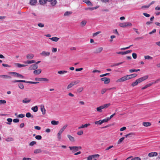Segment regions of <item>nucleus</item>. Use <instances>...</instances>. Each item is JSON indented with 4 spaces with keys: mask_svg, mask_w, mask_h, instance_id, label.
Returning <instances> with one entry per match:
<instances>
[{
    "mask_svg": "<svg viewBox=\"0 0 160 160\" xmlns=\"http://www.w3.org/2000/svg\"><path fill=\"white\" fill-rule=\"evenodd\" d=\"M26 116L27 118H33L34 117L29 112L26 113Z\"/></svg>",
    "mask_w": 160,
    "mask_h": 160,
    "instance_id": "31",
    "label": "nucleus"
},
{
    "mask_svg": "<svg viewBox=\"0 0 160 160\" xmlns=\"http://www.w3.org/2000/svg\"><path fill=\"white\" fill-rule=\"evenodd\" d=\"M34 57V55L32 53L28 54L26 56V58L28 59H32Z\"/></svg>",
    "mask_w": 160,
    "mask_h": 160,
    "instance_id": "16",
    "label": "nucleus"
},
{
    "mask_svg": "<svg viewBox=\"0 0 160 160\" xmlns=\"http://www.w3.org/2000/svg\"><path fill=\"white\" fill-rule=\"evenodd\" d=\"M9 74H13L14 76H16L22 78H23L24 77L22 75L15 72H9Z\"/></svg>",
    "mask_w": 160,
    "mask_h": 160,
    "instance_id": "3",
    "label": "nucleus"
},
{
    "mask_svg": "<svg viewBox=\"0 0 160 160\" xmlns=\"http://www.w3.org/2000/svg\"><path fill=\"white\" fill-rule=\"evenodd\" d=\"M131 160H141V159L139 157H136L132 159Z\"/></svg>",
    "mask_w": 160,
    "mask_h": 160,
    "instance_id": "64",
    "label": "nucleus"
},
{
    "mask_svg": "<svg viewBox=\"0 0 160 160\" xmlns=\"http://www.w3.org/2000/svg\"><path fill=\"white\" fill-rule=\"evenodd\" d=\"M22 160H32L31 158H23Z\"/></svg>",
    "mask_w": 160,
    "mask_h": 160,
    "instance_id": "63",
    "label": "nucleus"
},
{
    "mask_svg": "<svg viewBox=\"0 0 160 160\" xmlns=\"http://www.w3.org/2000/svg\"><path fill=\"white\" fill-rule=\"evenodd\" d=\"M111 104L110 103H108L102 105L103 109H106L108 108L110 105Z\"/></svg>",
    "mask_w": 160,
    "mask_h": 160,
    "instance_id": "23",
    "label": "nucleus"
},
{
    "mask_svg": "<svg viewBox=\"0 0 160 160\" xmlns=\"http://www.w3.org/2000/svg\"><path fill=\"white\" fill-rule=\"evenodd\" d=\"M38 65L36 64H33L31 65L28 68V70H36L38 68Z\"/></svg>",
    "mask_w": 160,
    "mask_h": 160,
    "instance_id": "5",
    "label": "nucleus"
},
{
    "mask_svg": "<svg viewBox=\"0 0 160 160\" xmlns=\"http://www.w3.org/2000/svg\"><path fill=\"white\" fill-rule=\"evenodd\" d=\"M34 128L35 129L37 130H40L41 129V128L40 127L38 126H36L34 127Z\"/></svg>",
    "mask_w": 160,
    "mask_h": 160,
    "instance_id": "61",
    "label": "nucleus"
},
{
    "mask_svg": "<svg viewBox=\"0 0 160 160\" xmlns=\"http://www.w3.org/2000/svg\"><path fill=\"white\" fill-rule=\"evenodd\" d=\"M15 64L16 66H17L19 68H21L22 67H24L26 66V65H25L24 64H21L18 63H15Z\"/></svg>",
    "mask_w": 160,
    "mask_h": 160,
    "instance_id": "26",
    "label": "nucleus"
},
{
    "mask_svg": "<svg viewBox=\"0 0 160 160\" xmlns=\"http://www.w3.org/2000/svg\"><path fill=\"white\" fill-rule=\"evenodd\" d=\"M125 138L124 137H122L120 138L118 142V144H120L121 143L122 141L124 140Z\"/></svg>",
    "mask_w": 160,
    "mask_h": 160,
    "instance_id": "42",
    "label": "nucleus"
},
{
    "mask_svg": "<svg viewBox=\"0 0 160 160\" xmlns=\"http://www.w3.org/2000/svg\"><path fill=\"white\" fill-rule=\"evenodd\" d=\"M84 2L86 3L88 5H90L91 4V3L88 0H84Z\"/></svg>",
    "mask_w": 160,
    "mask_h": 160,
    "instance_id": "48",
    "label": "nucleus"
},
{
    "mask_svg": "<svg viewBox=\"0 0 160 160\" xmlns=\"http://www.w3.org/2000/svg\"><path fill=\"white\" fill-rule=\"evenodd\" d=\"M94 123L95 124L101 125L102 124L101 122V120H100L98 121H95L94 122Z\"/></svg>",
    "mask_w": 160,
    "mask_h": 160,
    "instance_id": "47",
    "label": "nucleus"
},
{
    "mask_svg": "<svg viewBox=\"0 0 160 160\" xmlns=\"http://www.w3.org/2000/svg\"><path fill=\"white\" fill-rule=\"evenodd\" d=\"M35 138L37 140H40L42 139V137L41 135H38L35 137Z\"/></svg>",
    "mask_w": 160,
    "mask_h": 160,
    "instance_id": "49",
    "label": "nucleus"
},
{
    "mask_svg": "<svg viewBox=\"0 0 160 160\" xmlns=\"http://www.w3.org/2000/svg\"><path fill=\"white\" fill-rule=\"evenodd\" d=\"M103 48L100 47L96 49L95 53H100L102 50Z\"/></svg>",
    "mask_w": 160,
    "mask_h": 160,
    "instance_id": "22",
    "label": "nucleus"
},
{
    "mask_svg": "<svg viewBox=\"0 0 160 160\" xmlns=\"http://www.w3.org/2000/svg\"><path fill=\"white\" fill-rule=\"evenodd\" d=\"M83 89V87H80L78 88L77 90V91L78 92H82Z\"/></svg>",
    "mask_w": 160,
    "mask_h": 160,
    "instance_id": "44",
    "label": "nucleus"
},
{
    "mask_svg": "<svg viewBox=\"0 0 160 160\" xmlns=\"http://www.w3.org/2000/svg\"><path fill=\"white\" fill-rule=\"evenodd\" d=\"M36 143V142L35 141H32L29 143V145L30 146H32L34 145Z\"/></svg>",
    "mask_w": 160,
    "mask_h": 160,
    "instance_id": "52",
    "label": "nucleus"
},
{
    "mask_svg": "<svg viewBox=\"0 0 160 160\" xmlns=\"http://www.w3.org/2000/svg\"><path fill=\"white\" fill-rule=\"evenodd\" d=\"M68 126V125L67 124H66L64 125L62 128L60 130H61L62 132L64 130L67 128Z\"/></svg>",
    "mask_w": 160,
    "mask_h": 160,
    "instance_id": "45",
    "label": "nucleus"
},
{
    "mask_svg": "<svg viewBox=\"0 0 160 160\" xmlns=\"http://www.w3.org/2000/svg\"><path fill=\"white\" fill-rule=\"evenodd\" d=\"M144 58L145 59H152V57L148 55L145 56L144 57Z\"/></svg>",
    "mask_w": 160,
    "mask_h": 160,
    "instance_id": "50",
    "label": "nucleus"
},
{
    "mask_svg": "<svg viewBox=\"0 0 160 160\" xmlns=\"http://www.w3.org/2000/svg\"><path fill=\"white\" fill-rule=\"evenodd\" d=\"M90 125V124L89 123H87V124H86L84 125H82L80 127H79L78 128L79 129H81L82 128H86L88 127Z\"/></svg>",
    "mask_w": 160,
    "mask_h": 160,
    "instance_id": "18",
    "label": "nucleus"
},
{
    "mask_svg": "<svg viewBox=\"0 0 160 160\" xmlns=\"http://www.w3.org/2000/svg\"><path fill=\"white\" fill-rule=\"evenodd\" d=\"M132 56L134 59H136L137 57V55L136 53H132Z\"/></svg>",
    "mask_w": 160,
    "mask_h": 160,
    "instance_id": "55",
    "label": "nucleus"
},
{
    "mask_svg": "<svg viewBox=\"0 0 160 160\" xmlns=\"http://www.w3.org/2000/svg\"><path fill=\"white\" fill-rule=\"evenodd\" d=\"M69 148L71 151H72L73 153L75 152L78 151L77 146H69Z\"/></svg>",
    "mask_w": 160,
    "mask_h": 160,
    "instance_id": "9",
    "label": "nucleus"
},
{
    "mask_svg": "<svg viewBox=\"0 0 160 160\" xmlns=\"http://www.w3.org/2000/svg\"><path fill=\"white\" fill-rule=\"evenodd\" d=\"M148 77V75H146L143 77H142L139 78L137 79L136 80V81L133 82L131 85L133 87H134L135 86L137 85L138 83L141 82H142L146 80L147 79Z\"/></svg>",
    "mask_w": 160,
    "mask_h": 160,
    "instance_id": "1",
    "label": "nucleus"
},
{
    "mask_svg": "<svg viewBox=\"0 0 160 160\" xmlns=\"http://www.w3.org/2000/svg\"><path fill=\"white\" fill-rule=\"evenodd\" d=\"M142 124L144 126L147 127L151 126V123L149 122H143Z\"/></svg>",
    "mask_w": 160,
    "mask_h": 160,
    "instance_id": "28",
    "label": "nucleus"
},
{
    "mask_svg": "<svg viewBox=\"0 0 160 160\" xmlns=\"http://www.w3.org/2000/svg\"><path fill=\"white\" fill-rule=\"evenodd\" d=\"M127 75L128 78V80H129L130 79H132L133 78L136 77L137 76V74L136 73H134L132 74Z\"/></svg>",
    "mask_w": 160,
    "mask_h": 160,
    "instance_id": "12",
    "label": "nucleus"
},
{
    "mask_svg": "<svg viewBox=\"0 0 160 160\" xmlns=\"http://www.w3.org/2000/svg\"><path fill=\"white\" fill-rule=\"evenodd\" d=\"M18 86L19 88L22 89H24V87L23 84L20 83L18 84Z\"/></svg>",
    "mask_w": 160,
    "mask_h": 160,
    "instance_id": "41",
    "label": "nucleus"
},
{
    "mask_svg": "<svg viewBox=\"0 0 160 160\" xmlns=\"http://www.w3.org/2000/svg\"><path fill=\"white\" fill-rule=\"evenodd\" d=\"M7 120L8 122H6V123L8 125H10L11 124V123L12 121V119L11 118H8L7 119Z\"/></svg>",
    "mask_w": 160,
    "mask_h": 160,
    "instance_id": "39",
    "label": "nucleus"
},
{
    "mask_svg": "<svg viewBox=\"0 0 160 160\" xmlns=\"http://www.w3.org/2000/svg\"><path fill=\"white\" fill-rule=\"evenodd\" d=\"M67 137L72 142H74L75 141L74 138L72 136H71L70 135L68 134L67 135Z\"/></svg>",
    "mask_w": 160,
    "mask_h": 160,
    "instance_id": "21",
    "label": "nucleus"
},
{
    "mask_svg": "<svg viewBox=\"0 0 160 160\" xmlns=\"http://www.w3.org/2000/svg\"><path fill=\"white\" fill-rule=\"evenodd\" d=\"M40 54L42 56L47 57L49 56L50 55V52H46L43 51L40 53Z\"/></svg>",
    "mask_w": 160,
    "mask_h": 160,
    "instance_id": "7",
    "label": "nucleus"
},
{
    "mask_svg": "<svg viewBox=\"0 0 160 160\" xmlns=\"http://www.w3.org/2000/svg\"><path fill=\"white\" fill-rule=\"evenodd\" d=\"M156 29H154L152 31L149 32L150 34H152L153 33H154L156 32Z\"/></svg>",
    "mask_w": 160,
    "mask_h": 160,
    "instance_id": "62",
    "label": "nucleus"
},
{
    "mask_svg": "<svg viewBox=\"0 0 160 160\" xmlns=\"http://www.w3.org/2000/svg\"><path fill=\"white\" fill-rule=\"evenodd\" d=\"M143 14L146 17H149L150 16V15L149 14H148L147 13H143Z\"/></svg>",
    "mask_w": 160,
    "mask_h": 160,
    "instance_id": "60",
    "label": "nucleus"
},
{
    "mask_svg": "<svg viewBox=\"0 0 160 160\" xmlns=\"http://www.w3.org/2000/svg\"><path fill=\"white\" fill-rule=\"evenodd\" d=\"M67 72V71L65 70L59 71L58 72V74H63Z\"/></svg>",
    "mask_w": 160,
    "mask_h": 160,
    "instance_id": "37",
    "label": "nucleus"
},
{
    "mask_svg": "<svg viewBox=\"0 0 160 160\" xmlns=\"http://www.w3.org/2000/svg\"><path fill=\"white\" fill-rule=\"evenodd\" d=\"M140 70L139 69H131L129 70V72H138V71H140Z\"/></svg>",
    "mask_w": 160,
    "mask_h": 160,
    "instance_id": "43",
    "label": "nucleus"
},
{
    "mask_svg": "<svg viewBox=\"0 0 160 160\" xmlns=\"http://www.w3.org/2000/svg\"><path fill=\"white\" fill-rule=\"evenodd\" d=\"M35 80L37 81H45L48 82L49 81L48 79L46 78H35Z\"/></svg>",
    "mask_w": 160,
    "mask_h": 160,
    "instance_id": "8",
    "label": "nucleus"
},
{
    "mask_svg": "<svg viewBox=\"0 0 160 160\" xmlns=\"http://www.w3.org/2000/svg\"><path fill=\"white\" fill-rule=\"evenodd\" d=\"M5 140L7 142L12 141H14V139L12 137H8L6 138Z\"/></svg>",
    "mask_w": 160,
    "mask_h": 160,
    "instance_id": "38",
    "label": "nucleus"
},
{
    "mask_svg": "<svg viewBox=\"0 0 160 160\" xmlns=\"http://www.w3.org/2000/svg\"><path fill=\"white\" fill-rule=\"evenodd\" d=\"M101 80L104 82L105 84H107L109 83L110 82V79L106 77H104L102 78L101 79Z\"/></svg>",
    "mask_w": 160,
    "mask_h": 160,
    "instance_id": "6",
    "label": "nucleus"
},
{
    "mask_svg": "<svg viewBox=\"0 0 160 160\" xmlns=\"http://www.w3.org/2000/svg\"><path fill=\"white\" fill-rule=\"evenodd\" d=\"M51 123L52 125H56L58 124L59 122L58 121L52 120L51 121Z\"/></svg>",
    "mask_w": 160,
    "mask_h": 160,
    "instance_id": "29",
    "label": "nucleus"
},
{
    "mask_svg": "<svg viewBox=\"0 0 160 160\" xmlns=\"http://www.w3.org/2000/svg\"><path fill=\"white\" fill-rule=\"evenodd\" d=\"M39 3L41 5H43L46 3L47 1L46 0H39Z\"/></svg>",
    "mask_w": 160,
    "mask_h": 160,
    "instance_id": "36",
    "label": "nucleus"
},
{
    "mask_svg": "<svg viewBox=\"0 0 160 160\" xmlns=\"http://www.w3.org/2000/svg\"><path fill=\"white\" fill-rule=\"evenodd\" d=\"M40 109L43 115H44L46 113V110L44 108L43 105H41L40 106Z\"/></svg>",
    "mask_w": 160,
    "mask_h": 160,
    "instance_id": "11",
    "label": "nucleus"
},
{
    "mask_svg": "<svg viewBox=\"0 0 160 160\" xmlns=\"http://www.w3.org/2000/svg\"><path fill=\"white\" fill-rule=\"evenodd\" d=\"M41 69H36L33 71V73L36 75H38L41 73Z\"/></svg>",
    "mask_w": 160,
    "mask_h": 160,
    "instance_id": "19",
    "label": "nucleus"
},
{
    "mask_svg": "<svg viewBox=\"0 0 160 160\" xmlns=\"http://www.w3.org/2000/svg\"><path fill=\"white\" fill-rule=\"evenodd\" d=\"M38 25L40 27L42 28L44 27V24L42 23H39L38 24Z\"/></svg>",
    "mask_w": 160,
    "mask_h": 160,
    "instance_id": "54",
    "label": "nucleus"
},
{
    "mask_svg": "<svg viewBox=\"0 0 160 160\" xmlns=\"http://www.w3.org/2000/svg\"><path fill=\"white\" fill-rule=\"evenodd\" d=\"M42 150L40 149H36L34 151V153L35 154L39 153L41 152Z\"/></svg>",
    "mask_w": 160,
    "mask_h": 160,
    "instance_id": "35",
    "label": "nucleus"
},
{
    "mask_svg": "<svg viewBox=\"0 0 160 160\" xmlns=\"http://www.w3.org/2000/svg\"><path fill=\"white\" fill-rule=\"evenodd\" d=\"M109 74H110V73H105V74H102V75H100V77H104V76H107Z\"/></svg>",
    "mask_w": 160,
    "mask_h": 160,
    "instance_id": "59",
    "label": "nucleus"
},
{
    "mask_svg": "<svg viewBox=\"0 0 160 160\" xmlns=\"http://www.w3.org/2000/svg\"><path fill=\"white\" fill-rule=\"evenodd\" d=\"M47 2H51V4L52 6H54L57 4L56 0H46Z\"/></svg>",
    "mask_w": 160,
    "mask_h": 160,
    "instance_id": "15",
    "label": "nucleus"
},
{
    "mask_svg": "<svg viewBox=\"0 0 160 160\" xmlns=\"http://www.w3.org/2000/svg\"><path fill=\"white\" fill-rule=\"evenodd\" d=\"M99 155L98 154H95L90 155L87 158V160H92V158H94L97 156L99 157Z\"/></svg>",
    "mask_w": 160,
    "mask_h": 160,
    "instance_id": "14",
    "label": "nucleus"
},
{
    "mask_svg": "<svg viewBox=\"0 0 160 160\" xmlns=\"http://www.w3.org/2000/svg\"><path fill=\"white\" fill-rule=\"evenodd\" d=\"M80 82L79 80H77L76 81H74V82H72L74 85H75L78 83Z\"/></svg>",
    "mask_w": 160,
    "mask_h": 160,
    "instance_id": "57",
    "label": "nucleus"
},
{
    "mask_svg": "<svg viewBox=\"0 0 160 160\" xmlns=\"http://www.w3.org/2000/svg\"><path fill=\"white\" fill-rule=\"evenodd\" d=\"M30 101V99H28L27 98H25L22 100V102L23 103H27L29 102Z\"/></svg>",
    "mask_w": 160,
    "mask_h": 160,
    "instance_id": "24",
    "label": "nucleus"
},
{
    "mask_svg": "<svg viewBox=\"0 0 160 160\" xmlns=\"http://www.w3.org/2000/svg\"><path fill=\"white\" fill-rule=\"evenodd\" d=\"M37 2V0H30L29 4L31 5L34 6L35 5Z\"/></svg>",
    "mask_w": 160,
    "mask_h": 160,
    "instance_id": "20",
    "label": "nucleus"
},
{
    "mask_svg": "<svg viewBox=\"0 0 160 160\" xmlns=\"http://www.w3.org/2000/svg\"><path fill=\"white\" fill-rule=\"evenodd\" d=\"M83 134V132L82 130H81L78 132L77 134L78 135H81Z\"/></svg>",
    "mask_w": 160,
    "mask_h": 160,
    "instance_id": "53",
    "label": "nucleus"
},
{
    "mask_svg": "<svg viewBox=\"0 0 160 160\" xmlns=\"http://www.w3.org/2000/svg\"><path fill=\"white\" fill-rule=\"evenodd\" d=\"M31 109L34 112H37L38 110V107L36 106L35 107H32V108Z\"/></svg>",
    "mask_w": 160,
    "mask_h": 160,
    "instance_id": "32",
    "label": "nucleus"
},
{
    "mask_svg": "<svg viewBox=\"0 0 160 160\" xmlns=\"http://www.w3.org/2000/svg\"><path fill=\"white\" fill-rule=\"evenodd\" d=\"M132 52V50H127V51H126L124 52V54H128V53H131Z\"/></svg>",
    "mask_w": 160,
    "mask_h": 160,
    "instance_id": "58",
    "label": "nucleus"
},
{
    "mask_svg": "<svg viewBox=\"0 0 160 160\" xmlns=\"http://www.w3.org/2000/svg\"><path fill=\"white\" fill-rule=\"evenodd\" d=\"M0 78H2L4 79H10L11 78V77L10 76L5 75H0Z\"/></svg>",
    "mask_w": 160,
    "mask_h": 160,
    "instance_id": "10",
    "label": "nucleus"
},
{
    "mask_svg": "<svg viewBox=\"0 0 160 160\" xmlns=\"http://www.w3.org/2000/svg\"><path fill=\"white\" fill-rule=\"evenodd\" d=\"M25 117V115L24 114H19L18 116V118H23V117Z\"/></svg>",
    "mask_w": 160,
    "mask_h": 160,
    "instance_id": "56",
    "label": "nucleus"
},
{
    "mask_svg": "<svg viewBox=\"0 0 160 160\" xmlns=\"http://www.w3.org/2000/svg\"><path fill=\"white\" fill-rule=\"evenodd\" d=\"M25 63H27L28 64H30L31 63H33L35 62V61L34 60H32L31 61L28 60L26 61H25L24 62Z\"/></svg>",
    "mask_w": 160,
    "mask_h": 160,
    "instance_id": "27",
    "label": "nucleus"
},
{
    "mask_svg": "<svg viewBox=\"0 0 160 160\" xmlns=\"http://www.w3.org/2000/svg\"><path fill=\"white\" fill-rule=\"evenodd\" d=\"M102 106H101L96 108L97 111L100 112H102Z\"/></svg>",
    "mask_w": 160,
    "mask_h": 160,
    "instance_id": "30",
    "label": "nucleus"
},
{
    "mask_svg": "<svg viewBox=\"0 0 160 160\" xmlns=\"http://www.w3.org/2000/svg\"><path fill=\"white\" fill-rule=\"evenodd\" d=\"M101 32L100 31H98L97 32L95 33H94L93 34V37H95L96 36H97L98 34L100 33Z\"/></svg>",
    "mask_w": 160,
    "mask_h": 160,
    "instance_id": "51",
    "label": "nucleus"
},
{
    "mask_svg": "<svg viewBox=\"0 0 160 160\" xmlns=\"http://www.w3.org/2000/svg\"><path fill=\"white\" fill-rule=\"evenodd\" d=\"M12 83H14L17 82H22L26 83H29V81L23 80H15L12 81Z\"/></svg>",
    "mask_w": 160,
    "mask_h": 160,
    "instance_id": "13",
    "label": "nucleus"
},
{
    "mask_svg": "<svg viewBox=\"0 0 160 160\" xmlns=\"http://www.w3.org/2000/svg\"><path fill=\"white\" fill-rule=\"evenodd\" d=\"M6 101L5 100H0V105H1L2 104H5L6 103Z\"/></svg>",
    "mask_w": 160,
    "mask_h": 160,
    "instance_id": "46",
    "label": "nucleus"
},
{
    "mask_svg": "<svg viewBox=\"0 0 160 160\" xmlns=\"http://www.w3.org/2000/svg\"><path fill=\"white\" fill-rule=\"evenodd\" d=\"M49 39L54 42H57L59 39V38L56 37H53L52 38H49Z\"/></svg>",
    "mask_w": 160,
    "mask_h": 160,
    "instance_id": "25",
    "label": "nucleus"
},
{
    "mask_svg": "<svg viewBox=\"0 0 160 160\" xmlns=\"http://www.w3.org/2000/svg\"><path fill=\"white\" fill-rule=\"evenodd\" d=\"M72 13V12L71 11H67L64 13V16H68Z\"/></svg>",
    "mask_w": 160,
    "mask_h": 160,
    "instance_id": "34",
    "label": "nucleus"
},
{
    "mask_svg": "<svg viewBox=\"0 0 160 160\" xmlns=\"http://www.w3.org/2000/svg\"><path fill=\"white\" fill-rule=\"evenodd\" d=\"M119 25L121 27L125 28L127 26H132V24L129 22H124L120 23Z\"/></svg>",
    "mask_w": 160,
    "mask_h": 160,
    "instance_id": "2",
    "label": "nucleus"
},
{
    "mask_svg": "<svg viewBox=\"0 0 160 160\" xmlns=\"http://www.w3.org/2000/svg\"><path fill=\"white\" fill-rule=\"evenodd\" d=\"M158 155V153L156 152H151L149 153L148 154V156L149 157H152L153 156H155Z\"/></svg>",
    "mask_w": 160,
    "mask_h": 160,
    "instance_id": "17",
    "label": "nucleus"
},
{
    "mask_svg": "<svg viewBox=\"0 0 160 160\" xmlns=\"http://www.w3.org/2000/svg\"><path fill=\"white\" fill-rule=\"evenodd\" d=\"M74 85L73 83L72 82H71L67 86V89H69L70 88L72 87V86H73Z\"/></svg>",
    "mask_w": 160,
    "mask_h": 160,
    "instance_id": "40",
    "label": "nucleus"
},
{
    "mask_svg": "<svg viewBox=\"0 0 160 160\" xmlns=\"http://www.w3.org/2000/svg\"><path fill=\"white\" fill-rule=\"evenodd\" d=\"M128 77L127 75L125 76L122 77L121 78H120L118 79L116 82H124L126 81V80H128Z\"/></svg>",
    "mask_w": 160,
    "mask_h": 160,
    "instance_id": "4",
    "label": "nucleus"
},
{
    "mask_svg": "<svg viewBox=\"0 0 160 160\" xmlns=\"http://www.w3.org/2000/svg\"><path fill=\"white\" fill-rule=\"evenodd\" d=\"M87 23V22L85 20H83L80 23V25L82 27L84 26Z\"/></svg>",
    "mask_w": 160,
    "mask_h": 160,
    "instance_id": "33",
    "label": "nucleus"
}]
</instances>
